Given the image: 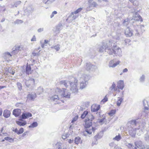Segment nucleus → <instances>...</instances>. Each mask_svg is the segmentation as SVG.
<instances>
[{
    "mask_svg": "<svg viewBox=\"0 0 149 149\" xmlns=\"http://www.w3.org/2000/svg\"><path fill=\"white\" fill-rule=\"evenodd\" d=\"M87 119L85 120V131L83 132V134L84 136H86V132L88 134H91L92 132H93L95 130V127H92V129H90V128L92 125V121L94 119V116L91 114H89L88 116Z\"/></svg>",
    "mask_w": 149,
    "mask_h": 149,
    "instance_id": "nucleus-1",
    "label": "nucleus"
},
{
    "mask_svg": "<svg viewBox=\"0 0 149 149\" xmlns=\"http://www.w3.org/2000/svg\"><path fill=\"white\" fill-rule=\"evenodd\" d=\"M113 44L112 40H107L103 42L101 45L99 46L98 51L100 52H103L104 51L109 54L111 53L110 48L112 47Z\"/></svg>",
    "mask_w": 149,
    "mask_h": 149,
    "instance_id": "nucleus-2",
    "label": "nucleus"
},
{
    "mask_svg": "<svg viewBox=\"0 0 149 149\" xmlns=\"http://www.w3.org/2000/svg\"><path fill=\"white\" fill-rule=\"evenodd\" d=\"M78 76L80 81V88L81 89H83L86 87L88 84L89 76L87 74H84L82 71L79 72Z\"/></svg>",
    "mask_w": 149,
    "mask_h": 149,
    "instance_id": "nucleus-3",
    "label": "nucleus"
},
{
    "mask_svg": "<svg viewBox=\"0 0 149 149\" xmlns=\"http://www.w3.org/2000/svg\"><path fill=\"white\" fill-rule=\"evenodd\" d=\"M110 50L111 53L109 54V55L115 54L119 57L122 56V51L121 49L117 46L113 42L112 47L110 48Z\"/></svg>",
    "mask_w": 149,
    "mask_h": 149,
    "instance_id": "nucleus-4",
    "label": "nucleus"
},
{
    "mask_svg": "<svg viewBox=\"0 0 149 149\" xmlns=\"http://www.w3.org/2000/svg\"><path fill=\"white\" fill-rule=\"evenodd\" d=\"M56 92H58L61 96L65 99H69L70 98V93L66 88H62L61 89L57 88L56 89Z\"/></svg>",
    "mask_w": 149,
    "mask_h": 149,
    "instance_id": "nucleus-5",
    "label": "nucleus"
},
{
    "mask_svg": "<svg viewBox=\"0 0 149 149\" xmlns=\"http://www.w3.org/2000/svg\"><path fill=\"white\" fill-rule=\"evenodd\" d=\"M134 25L132 26L131 28H127L125 30V34L126 37H130L133 35L137 36L136 32L135 29H134Z\"/></svg>",
    "mask_w": 149,
    "mask_h": 149,
    "instance_id": "nucleus-6",
    "label": "nucleus"
},
{
    "mask_svg": "<svg viewBox=\"0 0 149 149\" xmlns=\"http://www.w3.org/2000/svg\"><path fill=\"white\" fill-rule=\"evenodd\" d=\"M77 80L75 78H73L70 84V90L73 93H77L78 89L77 88Z\"/></svg>",
    "mask_w": 149,
    "mask_h": 149,
    "instance_id": "nucleus-7",
    "label": "nucleus"
},
{
    "mask_svg": "<svg viewBox=\"0 0 149 149\" xmlns=\"http://www.w3.org/2000/svg\"><path fill=\"white\" fill-rule=\"evenodd\" d=\"M135 31L137 32V36H139L145 31L144 26L143 25H134Z\"/></svg>",
    "mask_w": 149,
    "mask_h": 149,
    "instance_id": "nucleus-8",
    "label": "nucleus"
},
{
    "mask_svg": "<svg viewBox=\"0 0 149 149\" xmlns=\"http://www.w3.org/2000/svg\"><path fill=\"white\" fill-rule=\"evenodd\" d=\"M88 6L86 8L87 11H89L93 9V7H96L98 6L97 3L93 0H89Z\"/></svg>",
    "mask_w": 149,
    "mask_h": 149,
    "instance_id": "nucleus-9",
    "label": "nucleus"
},
{
    "mask_svg": "<svg viewBox=\"0 0 149 149\" xmlns=\"http://www.w3.org/2000/svg\"><path fill=\"white\" fill-rule=\"evenodd\" d=\"M84 68L86 70L90 72L96 69L97 67L95 65H92L89 62L86 63Z\"/></svg>",
    "mask_w": 149,
    "mask_h": 149,
    "instance_id": "nucleus-10",
    "label": "nucleus"
},
{
    "mask_svg": "<svg viewBox=\"0 0 149 149\" xmlns=\"http://www.w3.org/2000/svg\"><path fill=\"white\" fill-rule=\"evenodd\" d=\"M34 8L31 6H27L24 10L25 15L27 16L29 15L33 11Z\"/></svg>",
    "mask_w": 149,
    "mask_h": 149,
    "instance_id": "nucleus-11",
    "label": "nucleus"
},
{
    "mask_svg": "<svg viewBox=\"0 0 149 149\" xmlns=\"http://www.w3.org/2000/svg\"><path fill=\"white\" fill-rule=\"evenodd\" d=\"M26 86L28 87H29L33 85L34 84V79L31 78H30L28 80H26L25 81Z\"/></svg>",
    "mask_w": 149,
    "mask_h": 149,
    "instance_id": "nucleus-12",
    "label": "nucleus"
},
{
    "mask_svg": "<svg viewBox=\"0 0 149 149\" xmlns=\"http://www.w3.org/2000/svg\"><path fill=\"white\" fill-rule=\"evenodd\" d=\"M135 147L139 148L144 149L145 148V146L143 144L142 141H135L134 143Z\"/></svg>",
    "mask_w": 149,
    "mask_h": 149,
    "instance_id": "nucleus-13",
    "label": "nucleus"
},
{
    "mask_svg": "<svg viewBox=\"0 0 149 149\" xmlns=\"http://www.w3.org/2000/svg\"><path fill=\"white\" fill-rule=\"evenodd\" d=\"M120 62L119 61L115 62L114 60H111L109 62V65L110 67L114 68L118 65Z\"/></svg>",
    "mask_w": 149,
    "mask_h": 149,
    "instance_id": "nucleus-14",
    "label": "nucleus"
},
{
    "mask_svg": "<svg viewBox=\"0 0 149 149\" xmlns=\"http://www.w3.org/2000/svg\"><path fill=\"white\" fill-rule=\"evenodd\" d=\"M32 116L31 113L29 112L24 113L22 115L21 118L22 119H25L31 117Z\"/></svg>",
    "mask_w": 149,
    "mask_h": 149,
    "instance_id": "nucleus-15",
    "label": "nucleus"
},
{
    "mask_svg": "<svg viewBox=\"0 0 149 149\" xmlns=\"http://www.w3.org/2000/svg\"><path fill=\"white\" fill-rule=\"evenodd\" d=\"M100 108V105L93 104L91 107V111L93 112L97 111Z\"/></svg>",
    "mask_w": 149,
    "mask_h": 149,
    "instance_id": "nucleus-16",
    "label": "nucleus"
},
{
    "mask_svg": "<svg viewBox=\"0 0 149 149\" xmlns=\"http://www.w3.org/2000/svg\"><path fill=\"white\" fill-rule=\"evenodd\" d=\"M74 13H73V12H72L71 15H70L67 19L66 20L67 21H68V20H69V22H71L78 17V16L74 15Z\"/></svg>",
    "mask_w": 149,
    "mask_h": 149,
    "instance_id": "nucleus-17",
    "label": "nucleus"
},
{
    "mask_svg": "<svg viewBox=\"0 0 149 149\" xmlns=\"http://www.w3.org/2000/svg\"><path fill=\"white\" fill-rule=\"evenodd\" d=\"M135 15L133 17L132 19L135 20H140L142 21V19L141 17L139 15L137 12L134 11Z\"/></svg>",
    "mask_w": 149,
    "mask_h": 149,
    "instance_id": "nucleus-18",
    "label": "nucleus"
},
{
    "mask_svg": "<svg viewBox=\"0 0 149 149\" xmlns=\"http://www.w3.org/2000/svg\"><path fill=\"white\" fill-rule=\"evenodd\" d=\"M71 82L67 80H63L60 82L61 85H63L66 88H67L69 85H70Z\"/></svg>",
    "mask_w": 149,
    "mask_h": 149,
    "instance_id": "nucleus-19",
    "label": "nucleus"
},
{
    "mask_svg": "<svg viewBox=\"0 0 149 149\" xmlns=\"http://www.w3.org/2000/svg\"><path fill=\"white\" fill-rule=\"evenodd\" d=\"M21 111L19 109H14L13 112V114L15 117H17L19 116L21 114Z\"/></svg>",
    "mask_w": 149,
    "mask_h": 149,
    "instance_id": "nucleus-20",
    "label": "nucleus"
},
{
    "mask_svg": "<svg viewBox=\"0 0 149 149\" xmlns=\"http://www.w3.org/2000/svg\"><path fill=\"white\" fill-rule=\"evenodd\" d=\"M16 123L20 126H23L26 124V122L25 120H23L22 119H19V120L17 121Z\"/></svg>",
    "mask_w": 149,
    "mask_h": 149,
    "instance_id": "nucleus-21",
    "label": "nucleus"
},
{
    "mask_svg": "<svg viewBox=\"0 0 149 149\" xmlns=\"http://www.w3.org/2000/svg\"><path fill=\"white\" fill-rule=\"evenodd\" d=\"M36 97V94L35 93H31L27 95V99L33 101Z\"/></svg>",
    "mask_w": 149,
    "mask_h": 149,
    "instance_id": "nucleus-22",
    "label": "nucleus"
},
{
    "mask_svg": "<svg viewBox=\"0 0 149 149\" xmlns=\"http://www.w3.org/2000/svg\"><path fill=\"white\" fill-rule=\"evenodd\" d=\"M11 113L10 111L7 109L5 110L3 112V116L6 118H9L10 115Z\"/></svg>",
    "mask_w": 149,
    "mask_h": 149,
    "instance_id": "nucleus-23",
    "label": "nucleus"
},
{
    "mask_svg": "<svg viewBox=\"0 0 149 149\" xmlns=\"http://www.w3.org/2000/svg\"><path fill=\"white\" fill-rule=\"evenodd\" d=\"M136 130V128H132L130 130H129V134L132 137H135Z\"/></svg>",
    "mask_w": 149,
    "mask_h": 149,
    "instance_id": "nucleus-24",
    "label": "nucleus"
},
{
    "mask_svg": "<svg viewBox=\"0 0 149 149\" xmlns=\"http://www.w3.org/2000/svg\"><path fill=\"white\" fill-rule=\"evenodd\" d=\"M31 68L30 65H28L27 63L26 65V73L29 74L31 73Z\"/></svg>",
    "mask_w": 149,
    "mask_h": 149,
    "instance_id": "nucleus-25",
    "label": "nucleus"
},
{
    "mask_svg": "<svg viewBox=\"0 0 149 149\" xmlns=\"http://www.w3.org/2000/svg\"><path fill=\"white\" fill-rule=\"evenodd\" d=\"M118 88L121 90L123 89L124 87V82L122 80H120L118 83Z\"/></svg>",
    "mask_w": 149,
    "mask_h": 149,
    "instance_id": "nucleus-26",
    "label": "nucleus"
},
{
    "mask_svg": "<svg viewBox=\"0 0 149 149\" xmlns=\"http://www.w3.org/2000/svg\"><path fill=\"white\" fill-rule=\"evenodd\" d=\"M103 136V134L102 132L97 133V134L94 137V139L96 140H97L101 138Z\"/></svg>",
    "mask_w": 149,
    "mask_h": 149,
    "instance_id": "nucleus-27",
    "label": "nucleus"
},
{
    "mask_svg": "<svg viewBox=\"0 0 149 149\" xmlns=\"http://www.w3.org/2000/svg\"><path fill=\"white\" fill-rule=\"evenodd\" d=\"M102 117L103 118L101 119H100L99 120L98 123L102 125L104 123L107 121V120L106 119V116H104V115L103 114L102 115Z\"/></svg>",
    "mask_w": 149,
    "mask_h": 149,
    "instance_id": "nucleus-28",
    "label": "nucleus"
},
{
    "mask_svg": "<svg viewBox=\"0 0 149 149\" xmlns=\"http://www.w3.org/2000/svg\"><path fill=\"white\" fill-rule=\"evenodd\" d=\"M20 46H18L16 47L14 49H13V50L12 52V54H17L18 52L20 50Z\"/></svg>",
    "mask_w": 149,
    "mask_h": 149,
    "instance_id": "nucleus-29",
    "label": "nucleus"
},
{
    "mask_svg": "<svg viewBox=\"0 0 149 149\" xmlns=\"http://www.w3.org/2000/svg\"><path fill=\"white\" fill-rule=\"evenodd\" d=\"M50 99L52 101H57L59 100L58 95H55L50 97Z\"/></svg>",
    "mask_w": 149,
    "mask_h": 149,
    "instance_id": "nucleus-30",
    "label": "nucleus"
},
{
    "mask_svg": "<svg viewBox=\"0 0 149 149\" xmlns=\"http://www.w3.org/2000/svg\"><path fill=\"white\" fill-rule=\"evenodd\" d=\"M21 1H16L14 2V3L13 5L12 4H11V7L14 8V6L17 7L18 5L21 4Z\"/></svg>",
    "mask_w": 149,
    "mask_h": 149,
    "instance_id": "nucleus-31",
    "label": "nucleus"
},
{
    "mask_svg": "<svg viewBox=\"0 0 149 149\" xmlns=\"http://www.w3.org/2000/svg\"><path fill=\"white\" fill-rule=\"evenodd\" d=\"M122 139V137L120 134H119L118 135L116 136L113 139V140H116L117 141H120Z\"/></svg>",
    "mask_w": 149,
    "mask_h": 149,
    "instance_id": "nucleus-32",
    "label": "nucleus"
},
{
    "mask_svg": "<svg viewBox=\"0 0 149 149\" xmlns=\"http://www.w3.org/2000/svg\"><path fill=\"white\" fill-rule=\"evenodd\" d=\"M55 0H43V2L46 4H51Z\"/></svg>",
    "mask_w": 149,
    "mask_h": 149,
    "instance_id": "nucleus-33",
    "label": "nucleus"
},
{
    "mask_svg": "<svg viewBox=\"0 0 149 149\" xmlns=\"http://www.w3.org/2000/svg\"><path fill=\"white\" fill-rule=\"evenodd\" d=\"M81 140V138L79 136L76 137L74 140L75 143L78 145L80 143Z\"/></svg>",
    "mask_w": 149,
    "mask_h": 149,
    "instance_id": "nucleus-34",
    "label": "nucleus"
},
{
    "mask_svg": "<svg viewBox=\"0 0 149 149\" xmlns=\"http://www.w3.org/2000/svg\"><path fill=\"white\" fill-rule=\"evenodd\" d=\"M38 125V124L37 122H34L33 123L31 124L29 126V128H34L37 127Z\"/></svg>",
    "mask_w": 149,
    "mask_h": 149,
    "instance_id": "nucleus-35",
    "label": "nucleus"
},
{
    "mask_svg": "<svg viewBox=\"0 0 149 149\" xmlns=\"http://www.w3.org/2000/svg\"><path fill=\"white\" fill-rule=\"evenodd\" d=\"M130 22V19H129L128 18H127L124 20L123 22V24L124 26H127L129 24Z\"/></svg>",
    "mask_w": 149,
    "mask_h": 149,
    "instance_id": "nucleus-36",
    "label": "nucleus"
},
{
    "mask_svg": "<svg viewBox=\"0 0 149 149\" xmlns=\"http://www.w3.org/2000/svg\"><path fill=\"white\" fill-rule=\"evenodd\" d=\"M129 123H130V124L134 126H135L138 122L136 120H130L129 122Z\"/></svg>",
    "mask_w": 149,
    "mask_h": 149,
    "instance_id": "nucleus-37",
    "label": "nucleus"
},
{
    "mask_svg": "<svg viewBox=\"0 0 149 149\" xmlns=\"http://www.w3.org/2000/svg\"><path fill=\"white\" fill-rule=\"evenodd\" d=\"M116 85L114 82H113L111 86L110 87V89L111 91L113 90L116 91L117 90V88H115Z\"/></svg>",
    "mask_w": 149,
    "mask_h": 149,
    "instance_id": "nucleus-38",
    "label": "nucleus"
},
{
    "mask_svg": "<svg viewBox=\"0 0 149 149\" xmlns=\"http://www.w3.org/2000/svg\"><path fill=\"white\" fill-rule=\"evenodd\" d=\"M4 139L6 141H8L10 142H13L14 141V139H13L8 137H5Z\"/></svg>",
    "mask_w": 149,
    "mask_h": 149,
    "instance_id": "nucleus-39",
    "label": "nucleus"
},
{
    "mask_svg": "<svg viewBox=\"0 0 149 149\" xmlns=\"http://www.w3.org/2000/svg\"><path fill=\"white\" fill-rule=\"evenodd\" d=\"M43 91V89L42 87H40L38 89V91L37 94L38 95H40L42 93Z\"/></svg>",
    "mask_w": 149,
    "mask_h": 149,
    "instance_id": "nucleus-40",
    "label": "nucleus"
},
{
    "mask_svg": "<svg viewBox=\"0 0 149 149\" xmlns=\"http://www.w3.org/2000/svg\"><path fill=\"white\" fill-rule=\"evenodd\" d=\"M123 100V98L122 97L120 98L117 102V105L118 106H119L122 102Z\"/></svg>",
    "mask_w": 149,
    "mask_h": 149,
    "instance_id": "nucleus-41",
    "label": "nucleus"
},
{
    "mask_svg": "<svg viewBox=\"0 0 149 149\" xmlns=\"http://www.w3.org/2000/svg\"><path fill=\"white\" fill-rule=\"evenodd\" d=\"M144 139L146 141H149V132H148L145 134Z\"/></svg>",
    "mask_w": 149,
    "mask_h": 149,
    "instance_id": "nucleus-42",
    "label": "nucleus"
},
{
    "mask_svg": "<svg viewBox=\"0 0 149 149\" xmlns=\"http://www.w3.org/2000/svg\"><path fill=\"white\" fill-rule=\"evenodd\" d=\"M116 112V110L115 109H113L111 110L108 113L109 116H112L114 115Z\"/></svg>",
    "mask_w": 149,
    "mask_h": 149,
    "instance_id": "nucleus-43",
    "label": "nucleus"
},
{
    "mask_svg": "<svg viewBox=\"0 0 149 149\" xmlns=\"http://www.w3.org/2000/svg\"><path fill=\"white\" fill-rule=\"evenodd\" d=\"M88 112L87 111H85L81 114V117L82 118H84L88 114Z\"/></svg>",
    "mask_w": 149,
    "mask_h": 149,
    "instance_id": "nucleus-44",
    "label": "nucleus"
},
{
    "mask_svg": "<svg viewBox=\"0 0 149 149\" xmlns=\"http://www.w3.org/2000/svg\"><path fill=\"white\" fill-rule=\"evenodd\" d=\"M52 48H54L56 50V51H58L60 49V45H56L52 47H51Z\"/></svg>",
    "mask_w": 149,
    "mask_h": 149,
    "instance_id": "nucleus-45",
    "label": "nucleus"
},
{
    "mask_svg": "<svg viewBox=\"0 0 149 149\" xmlns=\"http://www.w3.org/2000/svg\"><path fill=\"white\" fill-rule=\"evenodd\" d=\"M23 22L22 20L19 19H17L14 22V23L15 24H22L23 23Z\"/></svg>",
    "mask_w": 149,
    "mask_h": 149,
    "instance_id": "nucleus-46",
    "label": "nucleus"
},
{
    "mask_svg": "<svg viewBox=\"0 0 149 149\" xmlns=\"http://www.w3.org/2000/svg\"><path fill=\"white\" fill-rule=\"evenodd\" d=\"M145 79V76L144 75H142L139 79L140 81L141 82H143Z\"/></svg>",
    "mask_w": 149,
    "mask_h": 149,
    "instance_id": "nucleus-47",
    "label": "nucleus"
},
{
    "mask_svg": "<svg viewBox=\"0 0 149 149\" xmlns=\"http://www.w3.org/2000/svg\"><path fill=\"white\" fill-rule=\"evenodd\" d=\"M109 96V95H106L104 99L102 100V102L103 103H104L107 101L108 100V97Z\"/></svg>",
    "mask_w": 149,
    "mask_h": 149,
    "instance_id": "nucleus-48",
    "label": "nucleus"
},
{
    "mask_svg": "<svg viewBox=\"0 0 149 149\" xmlns=\"http://www.w3.org/2000/svg\"><path fill=\"white\" fill-rule=\"evenodd\" d=\"M82 10V8H79L74 12H73V13H74L75 14H76L80 12Z\"/></svg>",
    "mask_w": 149,
    "mask_h": 149,
    "instance_id": "nucleus-49",
    "label": "nucleus"
},
{
    "mask_svg": "<svg viewBox=\"0 0 149 149\" xmlns=\"http://www.w3.org/2000/svg\"><path fill=\"white\" fill-rule=\"evenodd\" d=\"M17 85L19 90H21L22 89V85L21 83L19 82H17Z\"/></svg>",
    "mask_w": 149,
    "mask_h": 149,
    "instance_id": "nucleus-50",
    "label": "nucleus"
},
{
    "mask_svg": "<svg viewBox=\"0 0 149 149\" xmlns=\"http://www.w3.org/2000/svg\"><path fill=\"white\" fill-rule=\"evenodd\" d=\"M24 132V129L22 127H21L19 130H18V134H21Z\"/></svg>",
    "mask_w": 149,
    "mask_h": 149,
    "instance_id": "nucleus-51",
    "label": "nucleus"
},
{
    "mask_svg": "<svg viewBox=\"0 0 149 149\" xmlns=\"http://www.w3.org/2000/svg\"><path fill=\"white\" fill-rule=\"evenodd\" d=\"M78 116L77 115L75 116V117L73 118L71 122L72 123L76 121L78 119Z\"/></svg>",
    "mask_w": 149,
    "mask_h": 149,
    "instance_id": "nucleus-52",
    "label": "nucleus"
},
{
    "mask_svg": "<svg viewBox=\"0 0 149 149\" xmlns=\"http://www.w3.org/2000/svg\"><path fill=\"white\" fill-rule=\"evenodd\" d=\"M57 13V12L56 11H54L50 15V18H52L54 16V15H55Z\"/></svg>",
    "mask_w": 149,
    "mask_h": 149,
    "instance_id": "nucleus-53",
    "label": "nucleus"
},
{
    "mask_svg": "<svg viewBox=\"0 0 149 149\" xmlns=\"http://www.w3.org/2000/svg\"><path fill=\"white\" fill-rule=\"evenodd\" d=\"M44 31V28H39L37 30V31L38 33H41Z\"/></svg>",
    "mask_w": 149,
    "mask_h": 149,
    "instance_id": "nucleus-54",
    "label": "nucleus"
},
{
    "mask_svg": "<svg viewBox=\"0 0 149 149\" xmlns=\"http://www.w3.org/2000/svg\"><path fill=\"white\" fill-rule=\"evenodd\" d=\"M56 149H61V145H59L58 143H57L56 145Z\"/></svg>",
    "mask_w": 149,
    "mask_h": 149,
    "instance_id": "nucleus-55",
    "label": "nucleus"
},
{
    "mask_svg": "<svg viewBox=\"0 0 149 149\" xmlns=\"http://www.w3.org/2000/svg\"><path fill=\"white\" fill-rule=\"evenodd\" d=\"M97 140H96L94 139V141H93L92 143V146H93L94 145H96L97 144Z\"/></svg>",
    "mask_w": 149,
    "mask_h": 149,
    "instance_id": "nucleus-56",
    "label": "nucleus"
},
{
    "mask_svg": "<svg viewBox=\"0 0 149 149\" xmlns=\"http://www.w3.org/2000/svg\"><path fill=\"white\" fill-rule=\"evenodd\" d=\"M8 72L12 74V75H14L15 74V72L11 70H8Z\"/></svg>",
    "mask_w": 149,
    "mask_h": 149,
    "instance_id": "nucleus-57",
    "label": "nucleus"
},
{
    "mask_svg": "<svg viewBox=\"0 0 149 149\" xmlns=\"http://www.w3.org/2000/svg\"><path fill=\"white\" fill-rule=\"evenodd\" d=\"M32 54L34 56H39V54L38 53L33 52Z\"/></svg>",
    "mask_w": 149,
    "mask_h": 149,
    "instance_id": "nucleus-58",
    "label": "nucleus"
},
{
    "mask_svg": "<svg viewBox=\"0 0 149 149\" xmlns=\"http://www.w3.org/2000/svg\"><path fill=\"white\" fill-rule=\"evenodd\" d=\"M125 41L126 44L127 43L130 42V40L129 39H126L125 40Z\"/></svg>",
    "mask_w": 149,
    "mask_h": 149,
    "instance_id": "nucleus-59",
    "label": "nucleus"
},
{
    "mask_svg": "<svg viewBox=\"0 0 149 149\" xmlns=\"http://www.w3.org/2000/svg\"><path fill=\"white\" fill-rule=\"evenodd\" d=\"M13 132H15L17 134H18V130H17V128H16L15 129L13 130Z\"/></svg>",
    "mask_w": 149,
    "mask_h": 149,
    "instance_id": "nucleus-60",
    "label": "nucleus"
},
{
    "mask_svg": "<svg viewBox=\"0 0 149 149\" xmlns=\"http://www.w3.org/2000/svg\"><path fill=\"white\" fill-rule=\"evenodd\" d=\"M68 137V136L67 135H63L62 136V138L63 139V140H65Z\"/></svg>",
    "mask_w": 149,
    "mask_h": 149,
    "instance_id": "nucleus-61",
    "label": "nucleus"
},
{
    "mask_svg": "<svg viewBox=\"0 0 149 149\" xmlns=\"http://www.w3.org/2000/svg\"><path fill=\"white\" fill-rule=\"evenodd\" d=\"M36 38L35 36H34L33 38L31 39V41H36Z\"/></svg>",
    "mask_w": 149,
    "mask_h": 149,
    "instance_id": "nucleus-62",
    "label": "nucleus"
},
{
    "mask_svg": "<svg viewBox=\"0 0 149 149\" xmlns=\"http://www.w3.org/2000/svg\"><path fill=\"white\" fill-rule=\"evenodd\" d=\"M127 146L128 147L130 148H132L134 146L132 144L130 143H128Z\"/></svg>",
    "mask_w": 149,
    "mask_h": 149,
    "instance_id": "nucleus-63",
    "label": "nucleus"
},
{
    "mask_svg": "<svg viewBox=\"0 0 149 149\" xmlns=\"http://www.w3.org/2000/svg\"><path fill=\"white\" fill-rule=\"evenodd\" d=\"M68 142L69 143H72L74 142V140L73 139H70L69 140Z\"/></svg>",
    "mask_w": 149,
    "mask_h": 149,
    "instance_id": "nucleus-64",
    "label": "nucleus"
}]
</instances>
